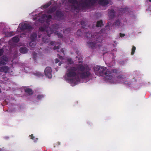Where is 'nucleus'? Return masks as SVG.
Returning a JSON list of instances; mask_svg holds the SVG:
<instances>
[{"label":"nucleus","mask_w":151,"mask_h":151,"mask_svg":"<svg viewBox=\"0 0 151 151\" xmlns=\"http://www.w3.org/2000/svg\"><path fill=\"white\" fill-rule=\"evenodd\" d=\"M75 69L74 68L68 69L67 71L66 75L65 76V78L67 80H70L72 79L76 75L75 71Z\"/></svg>","instance_id":"nucleus-1"},{"label":"nucleus","mask_w":151,"mask_h":151,"mask_svg":"<svg viewBox=\"0 0 151 151\" xmlns=\"http://www.w3.org/2000/svg\"><path fill=\"white\" fill-rule=\"evenodd\" d=\"M51 72V69L50 67H47L45 70V75L49 78H51L52 77Z\"/></svg>","instance_id":"nucleus-2"},{"label":"nucleus","mask_w":151,"mask_h":151,"mask_svg":"<svg viewBox=\"0 0 151 151\" xmlns=\"http://www.w3.org/2000/svg\"><path fill=\"white\" fill-rule=\"evenodd\" d=\"M106 68L105 67H102L99 69L98 71L100 72V74H99V76H102L106 72Z\"/></svg>","instance_id":"nucleus-3"},{"label":"nucleus","mask_w":151,"mask_h":151,"mask_svg":"<svg viewBox=\"0 0 151 151\" xmlns=\"http://www.w3.org/2000/svg\"><path fill=\"white\" fill-rule=\"evenodd\" d=\"M110 72L109 71H107L106 73V76H105V78L106 80H110L112 79V77L111 75Z\"/></svg>","instance_id":"nucleus-4"},{"label":"nucleus","mask_w":151,"mask_h":151,"mask_svg":"<svg viewBox=\"0 0 151 151\" xmlns=\"http://www.w3.org/2000/svg\"><path fill=\"white\" fill-rule=\"evenodd\" d=\"M99 4L103 5H107L108 4L107 1L105 0H97Z\"/></svg>","instance_id":"nucleus-5"},{"label":"nucleus","mask_w":151,"mask_h":151,"mask_svg":"<svg viewBox=\"0 0 151 151\" xmlns=\"http://www.w3.org/2000/svg\"><path fill=\"white\" fill-rule=\"evenodd\" d=\"M25 91L26 92L29 94H31L32 93V90L29 88H26L25 89Z\"/></svg>","instance_id":"nucleus-6"},{"label":"nucleus","mask_w":151,"mask_h":151,"mask_svg":"<svg viewBox=\"0 0 151 151\" xmlns=\"http://www.w3.org/2000/svg\"><path fill=\"white\" fill-rule=\"evenodd\" d=\"M103 25V23L101 21H100L98 22L96 26L99 27H101L102 25Z\"/></svg>","instance_id":"nucleus-7"},{"label":"nucleus","mask_w":151,"mask_h":151,"mask_svg":"<svg viewBox=\"0 0 151 151\" xmlns=\"http://www.w3.org/2000/svg\"><path fill=\"white\" fill-rule=\"evenodd\" d=\"M20 52L22 53H25L27 51L25 49L21 48L20 50Z\"/></svg>","instance_id":"nucleus-8"},{"label":"nucleus","mask_w":151,"mask_h":151,"mask_svg":"<svg viewBox=\"0 0 151 151\" xmlns=\"http://www.w3.org/2000/svg\"><path fill=\"white\" fill-rule=\"evenodd\" d=\"M13 41L15 42H17L19 41V39L17 37H15L13 38Z\"/></svg>","instance_id":"nucleus-9"},{"label":"nucleus","mask_w":151,"mask_h":151,"mask_svg":"<svg viewBox=\"0 0 151 151\" xmlns=\"http://www.w3.org/2000/svg\"><path fill=\"white\" fill-rule=\"evenodd\" d=\"M136 49V47L134 46H133L132 49V51L131 54L132 55H133L135 52V51Z\"/></svg>","instance_id":"nucleus-10"},{"label":"nucleus","mask_w":151,"mask_h":151,"mask_svg":"<svg viewBox=\"0 0 151 151\" xmlns=\"http://www.w3.org/2000/svg\"><path fill=\"white\" fill-rule=\"evenodd\" d=\"M33 44H35V43L33 42H31L29 44V45L31 46H33Z\"/></svg>","instance_id":"nucleus-11"},{"label":"nucleus","mask_w":151,"mask_h":151,"mask_svg":"<svg viewBox=\"0 0 151 151\" xmlns=\"http://www.w3.org/2000/svg\"><path fill=\"white\" fill-rule=\"evenodd\" d=\"M49 5H46L44 6V8H47V7H48L49 6Z\"/></svg>","instance_id":"nucleus-12"},{"label":"nucleus","mask_w":151,"mask_h":151,"mask_svg":"<svg viewBox=\"0 0 151 151\" xmlns=\"http://www.w3.org/2000/svg\"><path fill=\"white\" fill-rule=\"evenodd\" d=\"M3 52V51L2 50H0V56L2 54Z\"/></svg>","instance_id":"nucleus-13"},{"label":"nucleus","mask_w":151,"mask_h":151,"mask_svg":"<svg viewBox=\"0 0 151 151\" xmlns=\"http://www.w3.org/2000/svg\"><path fill=\"white\" fill-rule=\"evenodd\" d=\"M124 36V34H120V36L121 37H123V36Z\"/></svg>","instance_id":"nucleus-14"},{"label":"nucleus","mask_w":151,"mask_h":151,"mask_svg":"<svg viewBox=\"0 0 151 151\" xmlns=\"http://www.w3.org/2000/svg\"><path fill=\"white\" fill-rule=\"evenodd\" d=\"M73 63V61H72L71 60H70V61H69V63H70V64L72 63Z\"/></svg>","instance_id":"nucleus-15"},{"label":"nucleus","mask_w":151,"mask_h":151,"mask_svg":"<svg viewBox=\"0 0 151 151\" xmlns=\"http://www.w3.org/2000/svg\"><path fill=\"white\" fill-rule=\"evenodd\" d=\"M58 59H56V60L55 63H58Z\"/></svg>","instance_id":"nucleus-16"},{"label":"nucleus","mask_w":151,"mask_h":151,"mask_svg":"<svg viewBox=\"0 0 151 151\" xmlns=\"http://www.w3.org/2000/svg\"><path fill=\"white\" fill-rule=\"evenodd\" d=\"M1 71H4V72H5V71L4 70V69H3L2 70H1Z\"/></svg>","instance_id":"nucleus-17"},{"label":"nucleus","mask_w":151,"mask_h":151,"mask_svg":"<svg viewBox=\"0 0 151 151\" xmlns=\"http://www.w3.org/2000/svg\"><path fill=\"white\" fill-rule=\"evenodd\" d=\"M34 137H33V138H31L32 139H33V138H34Z\"/></svg>","instance_id":"nucleus-18"},{"label":"nucleus","mask_w":151,"mask_h":151,"mask_svg":"<svg viewBox=\"0 0 151 151\" xmlns=\"http://www.w3.org/2000/svg\"><path fill=\"white\" fill-rule=\"evenodd\" d=\"M88 76V75H86L85 76H84V77H86V76Z\"/></svg>","instance_id":"nucleus-19"},{"label":"nucleus","mask_w":151,"mask_h":151,"mask_svg":"<svg viewBox=\"0 0 151 151\" xmlns=\"http://www.w3.org/2000/svg\"><path fill=\"white\" fill-rule=\"evenodd\" d=\"M149 1L150 2H151V0H149Z\"/></svg>","instance_id":"nucleus-20"},{"label":"nucleus","mask_w":151,"mask_h":151,"mask_svg":"<svg viewBox=\"0 0 151 151\" xmlns=\"http://www.w3.org/2000/svg\"><path fill=\"white\" fill-rule=\"evenodd\" d=\"M116 23H119V22H116Z\"/></svg>","instance_id":"nucleus-21"},{"label":"nucleus","mask_w":151,"mask_h":151,"mask_svg":"<svg viewBox=\"0 0 151 151\" xmlns=\"http://www.w3.org/2000/svg\"><path fill=\"white\" fill-rule=\"evenodd\" d=\"M38 98L39 99H40V98L39 97V96L38 97Z\"/></svg>","instance_id":"nucleus-22"},{"label":"nucleus","mask_w":151,"mask_h":151,"mask_svg":"<svg viewBox=\"0 0 151 151\" xmlns=\"http://www.w3.org/2000/svg\"><path fill=\"white\" fill-rule=\"evenodd\" d=\"M70 60H69V61H70Z\"/></svg>","instance_id":"nucleus-23"}]
</instances>
